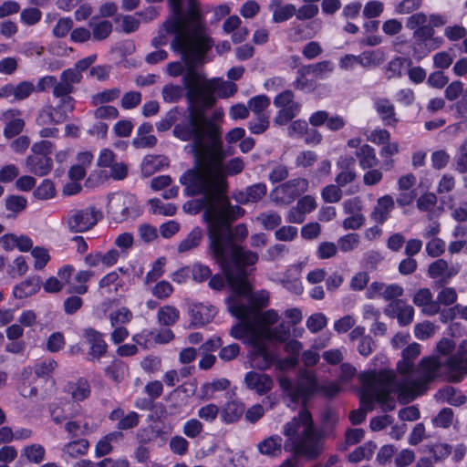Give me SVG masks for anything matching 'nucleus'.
Listing matches in <instances>:
<instances>
[{"label":"nucleus","mask_w":467,"mask_h":467,"mask_svg":"<svg viewBox=\"0 0 467 467\" xmlns=\"http://www.w3.org/2000/svg\"><path fill=\"white\" fill-rule=\"evenodd\" d=\"M306 69L310 70L317 78L323 79L325 78V74L327 72L333 71V64L329 60L320 61L315 64H310L305 66Z\"/></svg>","instance_id":"052dcab7"},{"label":"nucleus","mask_w":467,"mask_h":467,"mask_svg":"<svg viewBox=\"0 0 467 467\" xmlns=\"http://www.w3.org/2000/svg\"><path fill=\"white\" fill-rule=\"evenodd\" d=\"M225 301L230 313L240 320H246L250 316L254 314L250 304L244 305L235 298V296H228Z\"/></svg>","instance_id":"473e14b6"},{"label":"nucleus","mask_w":467,"mask_h":467,"mask_svg":"<svg viewBox=\"0 0 467 467\" xmlns=\"http://www.w3.org/2000/svg\"><path fill=\"white\" fill-rule=\"evenodd\" d=\"M434 399L438 403H449L455 407L462 406L467 401V397L451 386L440 389L435 393Z\"/></svg>","instance_id":"4be33fe9"},{"label":"nucleus","mask_w":467,"mask_h":467,"mask_svg":"<svg viewBox=\"0 0 467 467\" xmlns=\"http://www.w3.org/2000/svg\"><path fill=\"white\" fill-rule=\"evenodd\" d=\"M226 192L221 189L215 190L203 213L208 239L213 241V247H218L220 240L227 237L230 224L243 217L245 213L241 206L231 204Z\"/></svg>","instance_id":"20e7f679"},{"label":"nucleus","mask_w":467,"mask_h":467,"mask_svg":"<svg viewBox=\"0 0 467 467\" xmlns=\"http://www.w3.org/2000/svg\"><path fill=\"white\" fill-rule=\"evenodd\" d=\"M142 369L148 374H155L161 370V359L158 356L148 355L141 362Z\"/></svg>","instance_id":"0e129e2a"},{"label":"nucleus","mask_w":467,"mask_h":467,"mask_svg":"<svg viewBox=\"0 0 467 467\" xmlns=\"http://www.w3.org/2000/svg\"><path fill=\"white\" fill-rule=\"evenodd\" d=\"M415 379H438L445 376L444 361L439 355L423 357L416 368Z\"/></svg>","instance_id":"2eb2a0df"},{"label":"nucleus","mask_w":467,"mask_h":467,"mask_svg":"<svg viewBox=\"0 0 467 467\" xmlns=\"http://www.w3.org/2000/svg\"><path fill=\"white\" fill-rule=\"evenodd\" d=\"M169 8L171 14L162 24L165 32L204 25V15L198 0H169Z\"/></svg>","instance_id":"0eeeda50"},{"label":"nucleus","mask_w":467,"mask_h":467,"mask_svg":"<svg viewBox=\"0 0 467 467\" xmlns=\"http://www.w3.org/2000/svg\"><path fill=\"white\" fill-rule=\"evenodd\" d=\"M206 82H209L205 79ZM210 82H213L215 92L218 91L219 98L227 99L234 96L237 92V85L232 81H223L217 83L215 80H211Z\"/></svg>","instance_id":"4d7b16f0"},{"label":"nucleus","mask_w":467,"mask_h":467,"mask_svg":"<svg viewBox=\"0 0 467 467\" xmlns=\"http://www.w3.org/2000/svg\"><path fill=\"white\" fill-rule=\"evenodd\" d=\"M394 208L393 198L389 195H384L378 199L377 205L372 212V219L379 223L383 224L388 217L389 213Z\"/></svg>","instance_id":"cd10ccee"},{"label":"nucleus","mask_w":467,"mask_h":467,"mask_svg":"<svg viewBox=\"0 0 467 467\" xmlns=\"http://www.w3.org/2000/svg\"><path fill=\"white\" fill-rule=\"evenodd\" d=\"M259 219L265 230H274L282 223L281 215L275 212L263 213L260 214Z\"/></svg>","instance_id":"338daca9"},{"label":"nucleus","mask_w":467,"mask_h":467,"mask_svg":"<svg viewBox=\"0 0 467 467\" xmlns=\"http://www.w3.org/2000/svg\"><path fill=\"white\" fill-rule=\"evenodd\" d=\"M193 167L188 169L180 177V182L185 187L187 196L202 194L204 207L210 202L214 192V174L207 146H192Z\"/></svg>","instance_id":"39448f33"},{"label":"nucleus","mask_w":467,"mask_h":467,"mask_svg":"<svg viewBox=\"0 0 467 467\" xmlns=\"http://www.w3.org/2000/svg\"><path fill=\"white\" fill-rule=\"evenodd\" d=\"M166 33L174 35L171 48L182 56L186 67L182 81L186 89L188 115L173 127L172 134L181 141H191L192 146H207L223 137V130L206 115L217 102L213 82H206L196 67L203 62L213 41L205 34L204 25L180 27L176 32Z\"/></svg>","instance_id":"f257e3e1"},{"label":"nucleus","mask_w":467,"mask_h":467,"mask_svg":"<svg viewBox=\"0 0 467 467\" xmlns=\"http://www.w3.org/2000/svg\"><path fill=\"white\" fill-rule=\"evenodd\" d=\"M46 451L40 444H32L24 449L23 455L34 463H40L44 460Z\"/></svg>","instance_id":"864d4df0"},{"label":"nucleus","mask_w":467,"mask_h":467,"mask_svg":"<svg viewBox=\"0 0 467 467\" xmlns=\"http://www.w3.org/2000/svg\"><path fill=\"white\" fill-rule=\"evenodd\" d=\"M375 109L384 125L391 127L396 126L398 119L396 118L395 108L389 99H384L379 100L375 105Z\"/></svg>","instance_id":"7c9ffc66"},{"label":"nucleus","mask_w":467,"mask_h":467,"mask_svg":"<svg viewBox=\"0 0 467 467\" xmlns=\"http://www.w3.org/2000/svg\"><path fill=\"white\" fill-rule=\"evenodd\" d=\"M57 366V363L54 359L43 360L35 364L34 372L37 378H49Z\"/></svg>","instance_id":"603ef678"},{"label":"nucleus","mask_w":467,"mask_h":467,"mask_svg":"<svg viewBox=\"0 0 467 467\" xmlns=\"http://www.w3.org/2000/svg\"><path fill=\"white\" fill-rule=\"evenodd\" d=\"M65 390L71 395L74 400H83L88 397L90 387L88 381H68Z\"/></svg>","instance_id":"c9c22d12"},{"label":"nucleus","mask_w":467,"mask_h":467,"mask_svg":"<svg viewBox=\"0 0 467 467\" xmlns=\"http://www.w3.org/2000/svg\"><path fill=\"white\" fill-rule=\"evenodd\" d=\"M53 148L54 145L49 140L35 142L31 147V153L26 159L27 171L38 177L47 175L53 169Z\"/></svg>","instance_id":"9d476101"},{"label":"nucleus","mask_w":467,"mask_h":467,"mask_svg":"<svg viewBox=\"0 0 467 467\" xmlns=\"http://www.w3.org/2000/svg\"><path fill=\"white\" fill-rule=\"evenodd\" d=\"M108 211L113 215L114 220L123 222L131 216H138L140 205L136 195L127 192L113 198L108 205Z\"/></svg>","instance_id":"ddd939ff"},{"label":"nucleus","mask_w":467,"mask_h":467,"mask_svg":"<svg viewBox=\"0 0 467 467\" xmlns=\"http://www.w3.org/2000/svg\"><path fill=\"white\" fill-rule=\"evenodd\" d=\"M184 90H186L184 85L182 87L180 85L169 83L163 86L161 96L166 103H177L184 96Z\"/></svg>","instance_id":"4c0bfd02"},{"label":"nucleus","mask_w":467,"mask_h":467,"mask_svg":"<svg viewBox=\"0 0 467 467\" xmlns=\"http://www.w3.org/2000/svg\"><path fill=\"white\" fill-rule=\"evenodd\" d=\"M245 192L248 197L245 201H249V202H258L266 195L267 187L265 183L258 182L246 187Z\"/></svg>","instance_id":"09e8293b"},{"label":"nucleus","mask_w":467,"mask_h":467,"mask_svg":"<svg viewBox=\"0 0 467 467\" xmlns=\"http://www.w3.org/2000/svg\"><path fill=\"white\" fill-rule=\"evenodd\" d=\"M300 108V104H295L286 108H280L275 118V123L281 126L288 124L297 115Z\"/></svg>","instance_id":"a18cd8bd"},{"label":"nucleus","mask_w":467,"mask_h":467,"mask_svg":"<svg viewBox=\"0 0 467 467\" xmlns=\"http://www.w3.org/2000/svg\"><path fill=\"white\" fill-rule=\"evenodd\" d=\"M412 59L406 56H396L384 67V76L388 80L401 78L407 67L412 66Z\"/></svg>","instance_id":"aec40b11"},{"label":"nucleus","mask_w":467,"mask_h":467,"mask_svg":"<svg viewBox=\"0 0 467 467\" xmlns=\"http://www.w3.org/2000/svg\"><path fill=\"white\" fill-rule=\"evenodd\" d=\"M281 283L287 291L295 294V295H301L304 291V287L302 285V282L298 276L292 277L289 274V270L286 271L285 274L283 279L281 280Z\"/></svg>","instance_id":"8fccbe9b"},{"label":"nucleus","mask_w":467,"mask_h":467,"mask_svg":"<svg viewBox=\"0 0 467 467\" xmlns=\"http://www.w3.org/2000/svg\"><path fill=\"white\" fill-rule=\"evenodd\" d=\"M355 156L358 161L359 167L363 171L374 168L379 163L375 149L368 144H362L355 151Z\"/></svg>","instance_id":"bb28decb"},{"label":"nucleus","mask_w":467,"mask_h":467,"mask_svg":"<svg viewBox=\"0 0 467 467\" xmlns=\"http://www.w3.org/2000/svg\"><path fill=\"white\" fill-rule=\"evenodd\" d=\"M386 312L396 317L400 326H408L413 321L414 309L402 300H395L389 305Z\"/></svg>","instance_id":"412c9836"},{"label":"nucleus","mask_w":467,"mask_h":467,"mask_svg":"<svg viewBox=\"0 0 467 467\" xmlns=\"http://www.w3.org/2000/svg\"><path fill=\"white\" fill-rule=\"evenodd\" d=\"M296 16V6L293 4L278 5L273 13V21L275 23H283Z\"/></svg>","instance_id":"de8ad7c7"},{"label":"nucleus","mask_w":467,"mask_h":467,"mask_svg":"<svg viewBox=\"0 0 467 467\" xmlns=\"http://www.w3.org/2000/svg\"><path fill=\"white\" fill-rule=\"evenodd\" d=\"M397 51L407 57L414 58L417 62H420L431 52V49L430 43L413 39L412 42L400 44Z\"/></svg>","instance_id":"6ab92c4d"},{"label":"nucleus","mask_w":467,"mask_h":467,"mask_svg":"<svg viewBox=\"0 0 467 467\" xmlns=\"http://www.w3.org/2000/svg\"><path fill=\"white\" fill-rule=\"evenodd\" d=\"M429 381H403L402 384H396L397 381H362L359 388L360 408L349 413V420L353 425L362 423L368 411L374 409V401L381 404L384 411H390L394 409L393 401H389V395L397 391L399 400L402 403H409L422 395L428 389Z\"/></svg>","instance_id":"7ed1b4c3"},{"label":"nucleus","mask_w":467,"mask_h":467,"mask_svg":"<svg viewBox=\"0 0 467 467\" xmlns=\"http://www.w3.org/2000/svg\"><path fill=\"white\" fill-rule=\"evenodd\" d=\"M33 195L38 200H48L56 195V188L52 181L44 179L34 190Z\"/></svg>","instance_id":"c03bdc74"},{"label":"nucleus","mask_w":467,"mask_h":467,"mask_svg":"<svg viewBox=\"0 0 467 467\" xmlns=\"http://www.w3.org/2000/svg\"><path fill=\"white\" fill-rule=\"evenodd\" d=\"M207 149L213 167L214 190L227 191V177L241 173L244 168V161L240 157H234L224 162L226 154L223 137L213 143H208Z\"/></svg>","instance_id":"6e6552de"},{"label":"nucleus","mask_w":467,"mask_h":467,"mask_svg":"<svg viewBox=\"0 0 467 467\" xmlns=\"http://www.w3.org/2000/svg\"><path fill=\"white\" fill-rule=\"evenodd\" d=\"M41 287V279L37 275L29 276L13 288V296L24 299L36 294Z\"/></svg>","instance_id":"5701e85b"},{"label":"nucleus","mask_w":467,"mask_h":467,"mask_svg":"<svg viewBox=\"0 0 467 467\" xmlns=\"http://www.w3.org/2000/svg\"><path fill=\"white\" fill-rule=\"evenodd\" d=\"M454 411L451 408H442L432 419L431 422L435 428L449 429L454 421Z\"/></svg>","instance_id":"ea45409f"},{"label":"nucleus","mask_w":467,"mask_h":467,"mask_svg":"<svg viewBox=\"0 0 467 467\" xmlns=\"http://www.w3.org/2000/svg\"><path fill=\"white\" fill-rule=\"evenodd\" d=\"M103 218L102 212L95 206L72 209L67 213L66 223L72 234L86 233L91 230Z\"/></svg>","instance_id":"9b49d317"},{"label":"nucleus","mask_w":467,"mask_h":467,"mask_svg":"<svg viewBox=\"0 0 467 467\" xmlns=\"http://www.w3.org/2000/svg\"><path fill=\"white\" fill-rule=\"evenodd\" d=\"M216 314L217 310L212 305H205L203 303L192 304L189 310L191 317L189 327H202L211 323Z\"/></svg>","instance_id":"a211bd4d"},{"label":"nucleus","mask_w":467,"mask_h":467,"mask_svg":"<svg viewBox=\"0 0 467 467\" xmlns=\"http://www.w3.org/2000/svg\"><path fill=\"white\" fill-rule=\"evenodd\" d=\"M89 443L86 439H78L67 443L64 448V453L67 454L71 458H77L78 456L87 453Z\"/></svg>","instance_id":"a19ab883"},{"label":"nucleus","mask_w":467,"mask_h":467,"mask_svg":"<svg viewBox=\"0 0 467 467\" xmlns=\"http://www.w3.org/2000/svg\"><path fill=\"white\" fill-rule=\"evenodd\" d=\"M31 255L35 258L34 267L37 270L43 269L50 260L48 251L40 246L34 247Z\"/></svg>","instance_id":"e2e57ef3"},{"label":"nucleus","mask_w":467,"mask_h":467,"mask_svg":"<svg viewBox=\"0 0 467 467\" xmlns=\"http://www.w3.org/2000/svg\"><path fill=\"white\" fill-rule=\"evenodd\" d=\"M355 162L356 160L352 156L347 157L340 161L341 167L345 168V170L340 171L336 177V182L338 186H346L355 180L356 172L353 169H350V167L354 166Z\"/></svg>","instance_id":"72a5a7b5"},{"label":"nucleus","mask_w":467,"mask_h":467,"mask_svg":"<svg viewBox=\"0 0 467 467\" xmlns=\"http://www.w3.org/2000/svg\"><path fill=\"white\" fill-rule=\"evenodd\" d=\"M203 239V231L200 226H194L191 232L178 244L180 254L190 252L200 246Z\"/></svg>","instance_id":"c85d7f7f"},{"label":"nucleus","mask_w":467,"mask_h":467,"mask_svg":"<svg viewBox=\"0 0 467 467\" xmlns=\"http://www.w3.org/2000/svg\"><path fill=\"white\" fill-rule=\"evenodd\" d=\"M132 312L127 307H120L115 312L110 313L109 320L111 327H116L119 324H128L132 319Z\"/></svg>","instance_id":"bf43d9fd"},{"label":"nucleus","mask_w":467,"mask_h":467,"mask_svg":"<svg viewBox=\"0 0 467 467\" xmlns=\"http://www.w3.org/2000/svg\"><path fill=\"white\" fill-rule=\"evenodd\" d=\"M128 366L120 359H114L106 368V376L110 379H124Z\"/></svg>","instance_id":"37998d69"},{"label":"nucleus","mask_w":467,"mask_h":467,"mask_svg":"<svg viewBox=\"0 0 467 467\" xmlns=\"http://www.w3.org/2000/svg\"><path fill=\"white\" fill-rule=\"evenodd\" d=\"M310 70L306 69L305 66H301L296 71V78L292 83L295 89L304 91L306 93L313 92L317 88V83L312 78H307Z\"/></svg>","instance_id":"2f4dec72"},{"label":"nucleus","mask_w":467,"mask_h":467,"mask_svg":"<svg viewBox=\"0 0 467 467\" xmlns=\"http://www.w3.org/2000/svg\"><path fill=\"white\" fill-rule=\"evenodd\" d=\"M82 337L88 345V360L99 361L105 357L108 351V344L104 339V334L93 327H86L82 330Z\"/></svg>","instance_id":"f3484780"},{"label":"nucleus","mask_w":467,"mask_h":467,"mask_svg":"<svg viewBox=\"0 0 467 467\" xmlns=\"http://www.w3.org/2000/svg\"><path fill=\"white\" fill-rule=\"evenodd\" d=\"M157 316L161 325L170 327L179 320L180 311L175 306L168 305L161 307Z\"/></svg>","instance_id":"58836bf2"},{"label":"nucleus","mask_w":467,"mask_h":467,"mask_svg":"<svg viewBox=\"0 0 467 467\" xmlns=\"http://www.w3.org/2000/svg\"><path fill=\"white\" fill-rule=\"evenodd\" d=\"M88 26L92 29L91 36L96 41L107 39L113 30V25L109 20H99V16H91Z\"/></svg>","instance_id":"b1692460"},{"label":"nucleus","mask_w":467,"mask_h":467,"mask_svg":"<svg viewBox=\"0 0 467 467\" xmlns=\"http://www.w3.org/2000/svg\"><path fill=\"white\" fill-rule=\"evenodd\" d=\"M357 379H398L393 369L389 368V358L383 354H377L368 363V368Z\"/></svg>","instance_id":"dca6fc26"},{"label":"nucleus","mask_w":467,"mask_h":467,"mask_svg":"<svg viewBox=\"0 0 467 467\" xmlns=\"http://www.w3.org/2000/svg\"><path fill=\"white\" fill-rule=\"evenodd\" d=\"M244 411V406L238 401H229L223 407L221 417L226 423H232L238 420Z\"/></svg>","instance_id":"f704fd0d"},{"label":"nucleus","mask_w":467,"mask_h":467,"mask_svg":"<svg viewBox=\"0 0 467 467\" xmlns=\"http://www.w3.org/2000/svg\"><path fill=\"white\" fill-rule=\"evenodd\" d=\"M229 230V234L220 240L218 247H213V241L208 239V254L224 274L232 293L239 297L247 296L252 293L247 267L255 265L259 257L257 253L235 244L236 240L242 241L248 235L244 223L234 227L230 224Z\"/></svg>","instance_id":"f03ea898"},{"label":"nucleus","mask_w":467,"mask_h":467,"mask_svg":"<svg viewBox=\"0 0 467 467\" xmlns=\"http://www.w3.org/2000/svg\"><path fill=\"white\" fill-rule=\"evenodd\" d=\"M362 67L365 68L370 67H379L385 61V53L381 49H375L363 52Z\"/></svg>","instance_id":"49530a36"},{"label":"nucleus","mask_w":467,"mask_h":467,"mask_svg":"<svg viewBox=\"0 0 467 467\" xmlns=\"http://www.w3.org/2000/svg\"><path fill=\"white\" fill-rule=\"evenodd\" d=\"M257 448L263 455L268 457L280 456L283 450V439L279 435L270 436L259 442Z\"/></svg>","instance_id":"c756f323"},{"label":"nucleus","mask_w":467,"mask_h":467,"mask_svg":"<svg viewBox=\"0 0 467 467\" xmlns=\"http://www.w3.org/2000/svg\"><path fill=\"white\" fill-rule=\"evenodd\" d=\"M5 209L12 213L7 214V218H16V215L24 211L27 206V200L21 195H8L5 202Z\"/></svg>","instance_id":"e433bc0d"},{"label":"nucleus","mask_w":467,"mask_h":467,"mask_svg":"<svg viewBox=\"0 0 467 467\" xmlns=\"http://www.w3.org/2000/svg\"><path fill=\"white\" fill-rule=\"evenodd\" d=\"M425 250L429 256L439 257L445 251V242L441 238L434 237L426 244Z\"/></svg>","instance_id":"69168bd1"},{"label":"nucleus","mask_w":467,"mask_h":467,"mask_svg":"<svg viewBox=\"0 0 467 467\" xmlns=\"http://www.w3.org/2000/svg\"><path fill=\"white\" fill-rule=\"evenodd\" d=\"M446 379L467 376V342H462L456 351L443 358Z\"/></svg>","instance_id":"4468645a"},{"label":"nucleus","mask_w":467,"mask_h":467,"mask_svg":"<svg viewBox=\"0 0 467 467\" xmlns=\"http://www.w3.org/2000/svg\"><path fill=\"white\" fill-rule=\"evenodd\" d=\"M270 105V99L265 95H257L248 100V108L257 116L264 115L263 111Z\"/></svg>","instance_id":"13d9d810"},{"label":"nucleus","mask_w":467,"mask_h":467,"mask_svg":"<svg viewBox=\"0 0 467 467\" xmlns=\"http://www.w3.org/2000/svg\"><path fill=\"white\" fill-rule=\"evenodd\" d=\"M249 343L252 347L248 355L251 368L265 371L276 362V356L267 349V346L261 337L253 335Z\"/></svg>","instance_id":"f8f14e48"},{"label":"nucleus","mask_w":467,"mask_h":467,"mask_svg":"<svg viewBox=\"0 0 467 467\" xmlns=\"http://www.w3.org/2000/svg\"><path fill=\"white\" fill-rule=\"evenodd\" d=\"M152 213L164 216H172L176 213L177 208L173 203H164L161 200L154 198L150 200Z\"/></svg>","instance_id":"3c124183"},{"label":"nucleus","mask_w":467,"mask_h":467,"mask_svg":"<svg viewBox=\"0 0 467 467\" xmlns=\"http://www.w3.org/2000/svg\"><path fill=\"white\" fill-rule=\"evenodd\" d=\"M75 103L76 100L71 96L60 98L59 103L55 108H52V111L49 114L51 120L57 124L65 121L67 114L74 110Z\"/></svg>","instance_id":"393cba45"},{"label":"nucleus","mask_w":467,"mask_h":467,"mask_svg":"<svg viewBox=\"0 0 467 467\" xmlns=\"http://www.w3.org/2000/svg\"><path fill=\"white\" fill-rule=\"evenodd\" d=\"M181 109L178 106L171 108L161 120L155 123L157 130L164 132L169 130L173 125L175 126Z\"/></svg>","instance_id":"79ce46f5"},{"label":"nucleus","mask_w":467,"mask_h":467,"mask_svg":"<svg viewBox=\"0 0 467 467\" xmlns=\"http://www.w3.org/2000/svg\"><path fill=\"white\" fill-rule=\"evenodd\" d=\"M284 435L296 454L315 460L322 453L321 434L314 427L311 413L302 409L284 426Z\"/></svg>","instance_id":"423d86ee"},{"label":"nucleus","mask_w":467,"mask_h":467,"mask_svg":"<svg viewBox=\"0 0 467 467\" xmlns=\"http://www.w3.org/2000/svg\"><path fill=\"white\" fill-rule=\"evenodd\" d=\"M327 324V318L323 313H315L306 319V327L311 333L321 331Z\"/></svg>","instance_id":"5fc2aeb1"},{"label":"nucleus","mask_w":467,"mask_h":467,"mask_svg":"<svg viewBox=\"0 0 467 467\" xmlns=\"http://www.w3.org/2000/svg\"><path fill=\"white\" fill-rule=\"evenodd\" d=\"M42 18V12L37 7L24 8L20 13V20L24 25L34 26Z\"/></svg>","instance_id":"6e6d98bb"},{"label":"nucleus","mask_w":467,"mask_h":467,"mask_svg":"<svg viewBox=\"0 0 467 467\" xmlns=\"http://www.w3.org/2000/svg\"><path fill=\"white\" fill-rule=\"evenodd\" d=\"M192 275L195 282L202 283L211 277L212 270L208 265L196 262L192 265Z\"/></svg>","instance_id":"680f3d73"},{"label":"nucleus","mask_w":467,"mask_h":467,"mask_svg":"<svg viewBox=\"0 0 467 467\" xmlns=\"http://www.w3.org/2000/svg\"><path fill=\"white\" fill-rule=\"evenodd\" d=\"M20 111L18 109H8L4 113V117L5 119H11L5 126L4 129V136L6 139H12L17 135H19L25 127V121L23 119L15 118L16 115H19Z\"/></svg>","instance_id":"a878e982"},{"label":"nucleus","mask_w":467,"mask_h":467,"mask_svg":"<svg viewBox=\"0 0 467 467\" xmlns=\"http://www.w3.org/2000/svg\"><path fill=\"white\" fill-rule=\"evenodd\" d=\"M280 387L293 402L306 403L311 397L317 395L331 399L341 390L337 381H279Z\"/></svg>","instance_id":"1a4fd4ad"},{"label":"nucleus","mask_w":467,"mask_h":467,"mask_svg":"<svg viewBox=\"0 0 467 467\" xmlns=\"http://www.w3.org/2000/svg\"><path fill=\"white\" fill-rule=\"evenodd\" d=\"M384 11V5L380 1L372 0L366 3L363 8V16L366 18L379 17Z\"/></svg>","instance_id":"774afa93"}]
</instances>
